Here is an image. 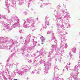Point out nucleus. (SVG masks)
<instances>
[{
	"label": "nucleus",
	"instance_id": "nucleus-1",
	"mask_svg": "<svg viewBox=\"0 0 80 80\" xmlns=\"http://www.w3.org/2000/svg\"><path fill=\"white\" fill-rule=\"evenodd\" d=\"M57 8L58 9L57 11H56L57 13V18H60V16L61 15H60L61 13H62L63 14V16H64V18H66L67 17V18H70V15H68L69 13L68 12H65V10H62L60 9V6L59 5L57 6Z\"/></svg>",
	"mask_w": 80,
	"mask_h": 80
},
{
	"label": "nucleus",
	"instance_id": "nucleus-2",
	"mask_svg": "<svg viewBox=\"0 0 80 80\" xmlns=\"http://www.w3.org/2000/svg\"><path fill=\"white\" fill-rule=\"evenodd\" d=\"M27 20L24 23V27L25 28H32V29L33 30L34 28H35L34 25L35 23V21L33 19H31V20H29L28 19H27Z\"/></svg>",
	"mask_w": 80,
	"mask_h": 80
},
{
	"label": "nucleus",
	"instance_id": "nucleus-3",
	"mask_svg": "<svg viewBox=\"0 0 80 80\" xmlns=\"http://www.w3.org/2000/svg\"><path fill=\"white\" fill-rule=\"evenodd\" d=\"M7 21L8 23H9L10 24L12 22H15L16 21V22H15L13 25H12L11 28H16L17 27H18L19 25H20V21L18 18L16 16L12 17L11 18V20L8 19H7Z\"/></svg>",
	"mask_w": 80,
	"mask_h": 80
},
{
	"label": "nucleus",
	"instance_id": "nucleus-4",
	"mask_svg": "<svg viewBox=\"0 0 80 80\" xmlns=\"http://www.w3.org/2000/svg\"><path fill=\"white\" fill-rule=\"evenodd\" d=\"M51 61H52L51 59H49L47 62L44 64V66H45V68L44 69L45 74H47L48 73V70L50 68L49 67L51 66V63L50 62Z\"/></svg>",
	"mask_w": 80,
	"mask_h": 80
},
{
	"label": "nucleus",
	"instance_id": "nucleus-5",
	"mask_svg": "<svg viewBox=\"0 0 80 80\" xmlns=\"http://www.w3.org/2000/svg\"><path fill=\"white\" fill-rule=\"evenodd\" d=\"M60 37L62 40L61 42L60 43V46H64L65 44V42L67 41V39H66V36H65V34L60 35Z\"/></svg>",
	"mask_w": 80,
	"mask_h": 80
},
{
	"label": "nucleus",
	"instance_id": "nucleus-6",
	"mask_svg": "<svg viewBox=\"0 0 80 80\" xmlns=\"http://www.w3.org/2000/svg\"><path fill=\"white\" fill-rule=\"evenodd\" d=\"M0 23L2 24V25H4L5 27V28L2 29V30H3L5 31V32H9L10 31V28L9 25V24H5L4 22H3L2 21H0Z\"/></svg>",
	"mask_w": 80,
	"mask_h": 80
},
{
	"label": "nucleus",
	"instance_id": "nucleus-7",
	"mask_svg": "<svg viewBox=\"0 0 80 80\" xmlns=\"http://www.w3.org/2000/svg\"><path fill=\"white\" fill-rule=\"evenodd\" d=\"M35 38V37L34 36H33L32 39H31L32 41L31 42V46L32 48L35 47V46L37 45L36 43H37V42L34 41Z\"/></svg>",
	"mask_w": 80,
	"mask_h": 80
},
{
	"label": "nucleus",
	"instance_id": "nucleus-8",
	"mask_svg": "<svg viewBox=\"0 0 80 80\" xmlns=\"http://www.w3.org/2000/svg\"><path fill=\"white\" fill-rule=\"evenodd\" d=\"M52 42H54L55 43L54 44H53V45H52V48H56L57 49V46H56V45H57V39L55 38V37L54 36V35H52Z\"/></svg>",
	"mask_w": 80,
	"mask_h": 80
},
{
	"label": "nucleus",
	"instance_id": "nucleus-9",
	"mask_svg": "<svg viewBox=\"0 0 80 80\" xmlns=\"http://www.w3.org/2000/svg\"><path fill=\"white\" fill-rule=\"evenodd\" d=\"M58 19H56V22H57V23H57V27L58 28V29H59V28H63V24H62V25H61L60 24H59V23H60V18H57Z\"/></svg>",
	"mask_w": 80,
	"mask_h": 80
},
{
	"label": "nucleus",
	"instance_id": "nucleus-10",
	"mask_svg": "<svg viewBox=\"0 0 80 80\" xmlns=\"http://www.w3.org/2000/svg\"><path fill=\"white\" fill-rule=\"evenodd\" d=\"M5 3L6 4L4 7V8L6 10H9L10 4L8 3V0H6Z\"/></svg>",
	"mask_w": 80,
	"mask_h": 80
},
{
	"label": "nucleus",
	"instance_id": "nucleus-11",
	"mask_svg": "<svg viewBox=\"0 0 80 80\" xmlns=\"http://www.w3.org/2000/svg\"><path fill=\"white\" fill-rule=\"evenodd\" d=\"M48 57H50L51 59H53V58H55V62L57 61V57H57V55L56 54H55V55L53 54H51L50 55H48Z\"/></svg>",
	"mask_w": 80,
	"mask_h": 80
},
{
	"label": "nucleus",
	"instance_id": "nucleus-12",
	"mask_svg": "<svg viewBox=\"0 0 80 80\" xmlns=\"http://www.w3.org/2000/svg\"><path fill=\"white\" fill-rule=\"evenodd\" d=\"M31 36H32V35L30 34L28 36L27 39L25 40L26 43L27 44L29 43V42H30V38L31 37Z\"/></svg>",
	"mask_w": 80,
	"mask_h": 80
},
{
	"label": "nucleus",
	"instance_id": "nucleus-13",
	"mask_svg": "<svg viewBox=\"0 0 80 80\" xmlns=\"http://www.w3.org/2000/svg\"><path fill=\"white\" fill-rule=\"evenodd\" d=\"M12 3V6L13 7H15V5L16 4V2L17 0H10Z\"/></svg>",
	"mask_w": 80,
	"mask_h": 80
},
{
	"label": "nucleus",
	"instance_id": "nucleus-14",
	"mask_svg": "<svg viewBox=\"0 0 80 80\" xmlns=\"http://www.w3.org/2000/svg\"><path fill=\"white\" fill-rule=\"evenodd\" d=\"M53 80H61L60 78H58L57 75L55 74V72L54 74V78H53Z\"/></svg>",
	"mask_w": 80,
	"mask_h": 80
},
{
	"label": "nucleus",
	"instance_id": "nucleus-15",
	"mask_svg": "<svg viewBox=\"0 0 80 80\" xmlns=\"http://www.w3.org/2000/svg\"><path fill=\"white\" fill-rule=\"evenodd\" d=\"M45 26L43 27V28H44V29H45L47 28V26H48V25H49V24H48L49 23V21L48 20H46L45 21Z\"/></svg>",
	"mask_w": 80,
	"mask_h": 80
},
{
	"label": "nucleus",
	"instance_id": "nucleus-16",
	"mask_svg": "<svg viewBox=\"0 0 80 80\" xmlns=\"http://www.w3.org/2000/svg\"><path fill=\"white\" fill-rule=\"evenodd\" d=\"M42 42H45V38L42 36L40 37Z\"/></svg>",
	"mask_w": 80,
	"mask_h": 80
},
{
	"label": "nucleus",
	"instance_id": "nucleus-17",
	"mask_svg": "<svg viewBox=\"0 0 80 80\" xmlns=\"http://www.w3.org/2000/svg\"><path fill=\"white\" fill-rule=\"evenodd\" d=\"M2 18H4V19H6L7 18L5 15H1L0 14V19H2Z\"/></svg>",
	"mask_w": 80,
	"mask_h": 80
},
{
	"label": "nucleus",
	"instance_id": "nucleus-18",
	"mask_svg": "<svg viewBox=\"0 0 80 80\" xmlns=\"http://www.w3.org/2000/svg\"><path fill=\"white\" fill-rule=\"evenodd\" d=\"M60 33H62V30H61V29H58V30L57 32V34H60Z\"/></svg>",
	"mask_w": 80,
	"mask_h": 80
},
{
	"label": "nucleus",
	"instance_id": "nucleus-19",
	"mask_svg": "<svg viewBox=\"0 0 80 80\" xmlns=\"http://www.w3.org/2000/svg\"><path fill=\"white\" fill-rule=\"evenodd\" d=\"M6 38H7L6 37H0V39L1 40H5V39H6Z\"/></svg>",
	"mask_w": 80,
	"mask_h": 80
},
{
	"label": "nucleus",
	"instance_id": "nucleus-20",
	"mask_svg": "<svg viewBox=\"0 0 80 80\" xmlns=\"http://www.w3.org/2000/svg\"><path fill=\"white\" fill-rule=\"evenodd\" d=\"M22 3H23V0H20L19 2V5H22Z\"/></svg>",
	"mask_w": 80,
	"mask_h": 80
},
{
	"label": "nucleus",
	"instance_id": "nucleus-21",
	"mask_svg": "<svg viewBox=\"0 0 80 80\" xmlns=\"http://www.w3.org/2000/svg\"><path fill=\"white\" fill-rule=\"evenodd\" d=\"M72 51L73 53H75L76 52V48H74L72 49Z\"/></svg>",
	"mask_w": 80,
	"mask_h": 80
},
{
	"label": "nucleus",
	"instance_id": "nucleus-22",
	"mask_svg": "<svg viewBox=\"0 0 80 80\" xmlns=\"http://www.w3.org/2000/svg\"><path fill=\"white\" fill-rule=\"evenodd\" d=\"M9 42L11 43V45H13V43H14V42H15L14 41H13L12 40H11L10 41H9Z\"/></svg>",
	"mask_w": 80,
	"mask_h": 80
},
{
	"label": "nucleus",
	"instance_id": "nucleus-23",
	"mask_svg": "<svg viewBox=\"0 0 80 80\" xmlns=\"http://www.w3.org/2000/svg\"><path fill=\"white\" fill-rule=\"evenodd\" d=\"M74 68V71H77V72H78V69L77 67V66H75Z\"/></svg>",
	"mask_w": 80,
	"mask_h": 80
},
{
	"label": "nucleus",
	"instance_id": "nucleus-24",
	"mask_svg": "<svg viewBox=\"0 0 80 80\" xmlns=\"http://www.w3.org/2000/svg\"><path fill=\"white\" fill-rule=\"evenodd\" d=\"M37 54H38L39 55V52H37L36 54H32L31 56L32 57H35V56H36V55H37Z\"/></svg>",
	"mask_w": 80,
	"mask_h": 80
},
{
	"label": "nucleus",
	"instance_id": "nucleus-25",
	"mask_svg": "<svg viewBox=\"0 0 80 80\" xmlns=\"http://www.w3.org/2000/svg\"><path fill=\"white\" fill-rule=\"evenodd\" d=\"M46 53H47V52L46 51H45L43 53H41V54L39 53V55H44V54H46Z\"/></svg>",
	"mask_w": 80,
	"mask_h": 80
},
{
	"label": "nucleus",
	"instance_id": "nucleus-26",
	"mask_svg": "<svg viewBox=\"0 0 80 80\" xmlns=\"http://www.w3.org/2000/svg\"><path fill=\"white\" fill-rule=\"evenodd\" d=\"M71 76H72V77H75V76H76V75H75V74L74 73H71Z\"/></svg>",
	"mask_w": 80,
	"mask_h": 80
},
{
	"label": "nucleus",
	"instance_id": "nucleus-27",
	"mask_svg": "<svg viewBox=\"0 0 80 80\" xmlns=\"http://www.w3.org/2000/svg\"><path fill=\"white\" fill-rule=\"evenodd\" d=\"M48 4H50V3H44L42 4V5L43 6H46V5H48Z\"/></svg>",
	"mask_w": 80,
	"mask_h": 80
},
{
	"label": "nucleus",
	"instance_id": "nucleus-28",
	"mask_svg": "<svg viewBox=\"0 0 80 80\" xmlns=\"http://www.w3.org/2000/svg\"><path fill=\"white\" fill-rule=\"evenodd\" d=\"M18 74H19V75H22V73H23V71H19V72H18Z\"/></svg>",
	"mask_w": 80,
	"mask_h": 80
},
{
	"label": "nucleus",
	"instance_id": "nucleus-29",
	"mask_svg": "<svg viewBox=\"0 0 80 80\" xmlns=\"http://www.w3.org/2000/svg\"><path fill=\"white\" fill-rule=\"evenodd\" d=\"M34 61L33 63H35V62H37V64H38V60H36V58H35L34 59Z\"/></svg>",
	"mask_w": 80,
	"mask_h": 80
},
{
	"label": "nucleus",
	"instance_id": "nucleus-30",
	"mask_svg": "<svg viewBox=\"0 0 80 80\" xmlns=\"http://www.w3.org/2000/svg\"><path fill=\"white\" fill-rule=\"evenodd\" d=\"M27 71H28V69H24V70L22 71V72H23V73H25V72H27Z\"/></svg>",
	"mask_w": 80,
	"mask_h": 80
},
{
	"label": "nucleus",
	"instance_id": "nucleus-31",
	"mask_svg": "<svg viewBox=\"0 0 80 80\" xmlns=\"http://www.w3.org/2000/svg\"><path fill=\"white\" fill-rule=\"evenodd\" d=\"M59 51H60V50L59 49H58V50H57V52H58V53H57V54H56L57 55H58V56H59V55H60V53H59Z\"/></svg>",
	"mask_w": 80,
	"mask_h": 80
},
{
	"label": "nucleus",
	"instance_id": "nucleus-32",
	"mask_svg": "<svg viewBox=\"0 0 80 80\" xmlns=\"http://www.w3.org/2000/svg\"><path fill=\"white\" fill-rule=\"evenodd\" d=\"M40 64H41L42 63H44L45 62V61H44V60H40Z\"/></svg>",
	"mask_w": 80,
	"mask_h": 80
},
{
	"label": "nucleus",
	"instance_id": "nucleus-33",
	"mask_svg": "<svg viewBox=\"0 0 80 80\" xmlns=\"http://www.w3.org/2000/svg\"><path fill=\"white\" fill-rule=\"evenodd\" d=\"M28 4L30 5V2H32V0H28Z\"/></svg>",
	"mask_w": 80,
	"mask_h": 80
},
{
	"label": "nucleus",
	"instance_id": "nucleus-34",
	"mask_svg": "<svg viewBox=\"0 0 80 80\" xmlns=\"http://www.w3.org/2000/svg\"><path fill=\"white\" fill-rule=\"evenodd\" d=\"M68 46H67V43H66L64 46V47H65V48H67Z\"/></svg>",
	"mask_w": 80,
	"mask_h": 80
},
{
	"label": "nucleus",
	"instance_id": "nucleus-35",
	"mask_svg": "<svg viewBox=\"0 0 80 80\" xmlns=\"http://www.w3.org/2000/svg\"><path fill=\"white\" fill-rule=\"evenodd\" d=\"M76 76H75L73 77L74 79L75 80H77V77Z\"/></svg>",
	"mask_w": 80,
	"mask_h": 80
},
{
	"label": "nucleus",
	"instance_id": "nucleus-36",
	"mask_svg": "<svg viewBox=\"0 0 80 80\" xmlns=\"http://www.w3.org/2000/svg\"><path fill=\"white\" fill-rule=\"evenodd\" d=\"M55 70H58V67L57 66H55Z\"/></svg>",
	"mask_w": 80,
	"mask_h": 80
},
{
	"label": "nucleus",
	"instance_id": "nucleus-37",
	"mask_svg": "<svg viewBox=\"0 0 80 80\" xmlns=\"http://www.w3.org/2000/svg\"><path fill=\"white\" fill-rule=\"evenodd\" d=\"M6 48H8V49H10V48H11V47H10V46H6Z\"/></svg>",
	"mask_w": 80,
	"mask_h": 80
},
{
	"label": "nucleus",
	"instance_id": "nucleus-38",
	"mask_svg": "<svg viewBox=\"0 0 80 80\" xmlns=\"http://www.w3.org/2000/svg\"><path fill=\"white\" fill-rule=\"evenodd\" d=\"M64 47V46H61V49L62 50L63 49Z\"/></svg>",
	"mask_w": 80,
	"mask_h": 80
},
{
	"label": "nucleus",
	"instance_id": "nucleus-39",
	"mask_svg": "<svg viewBox=\"0 0 80 80\" xmlns=\"http://www.w3.org/2000/svg\"><path fill=\"white\" fill-rule=\"evenodd\" d=\"M19 32L20 33V34H22V33H23V32H22V30H20L19 31Z\"/></svg>",
	"mask_w": 80,
	"mask_h": 80
},
{
	"label": "nucleus",
	"instance_id": "nucleus-40",
	"mask_svg": "<svg viewBox=\"0 0 80 80\" xmlns=\"http://www.w3.org/2000/svg\"><path fill=\"white\" fill-rule=\"evenodd\" d=\"M67 80H72V78L70 77L67 79Z\"/></svg>",
	"mask_w": 80,
	"mask_h": 80
},
{
	"label": "nucleus",
	"instance_id": "nucleus-41",
	"mask_svg": "<svg viewBox=\"0 0 80 80\" xmlns=\"http://www.w3.org/2000/svg\"><path fill=\"white\" fill-rule=\"evenodd\" d=\"M61 59H62V58H61V57H59L58 60H60V61H61Z\"/></svg>",
	"mask_w": 80,
	"mask_h": 80
},
{
	"label": "nucleus",
	"instance_id": "nucleus-42",
	"mask_svg": "<svg viewBox=\"0 0 80 80\" xmlns=\"http://www.w3.org/2000/svg\"><path fill=\"white\" fill-rule=\"evenodd\" d=\"M3 44H2L1 45H0V48H2V47H3Z\"/></svg>",
	"mask_w": 80,
	"mask_h": 80
},
{
	"label": "nucleus",
	"instance_id": "nucleus-43",
	"mask_svg": "<svg viewBox=\"0 0 80 80\" xmlns=\"http://www.w3.org/2000/svg\"><path fill=\"white\" fill-rule=\"evenodd\" d=\"M36 73H38V74H39V73H40V72L39 71H37Z\"/></svg>",
	"mask_w": 80,
	"mask_h": 80
},
{
	"label": "nucleus",
	"instance_id": "nucleus-44",
	"mask_svg": "<svg viewBox=\"0 0 80 80\" xmlns=\"http://www.w3.org/2000/svg\"><path fill=\"white\" fill-rule=\"evenodd\" d=\"M3 73H3V72H2V71H0V75L1 74H3Z\"/></svg>",
	"mask_w": 80,
	"mask_h": 80
},
{
	"label": "nucleus",
	"instance_id": "nucleus-45",
	"mask_svg": "<svg viewBox=\"0 0 80 80\" xmlns=\"http://www.w3.org/2000/svg\"><path fill=\"white\" fill-rule=\"evenodd\" d=\"M31 74H33L35 73V72H34V71H33L32 72H31Z\"/></svg>",
	"mask_w": 80,
	"mask_h": 80
},
{
	"label": "nucleus",
	"instance_id": "nucleus-46",
	"mask_svg": "<svg viewBox=\"0 0 80 80\" xmlns=\"http://www.w3.org/2000/svg\"><path fill=\"white\" fill-rule=\"evenodd\" d=\"M22 52H24L25 51V48H22Z\"/></svg>",
	"mask_w": 80,
	"mask_h": 80
},
{
	"label": "nucleus",
	"instance_id": "nucleus-47",
	"mask_svg": "<svg viewBox=\"0 0 80 80\" xmlns=\"http://www.w3.org/2000/svg\"><path fill=\"white\" fill-rule=\"evenodd\" d=\"M23 13L24 14H25V15H27V12H23Z\"/></svg>",
	"mask_w": 80,
	"mask_h": 80
},
{
	"label": "nucleus",
	"instance_id": "nucleus-48",
	"mask_svg": "<svg viewBox=\"0 0 80 80\" xmlns=\"http://www.w3.org/2000/svg\"><path fill=\"white\" fill-rule=\"evenodd\" d=\"M51 32H51V31H48V34H49L51 33Z\"/></svg>",
	"mask_w": 80,
	"mask_h": 80
},
{
	"label": "nucleus",
	"instance_id": "nucleus-49",
	"mask_svg": "<svg viewBox=\"0 0 80 80\" xmlns=\"http://www.w3.org/2000/svg\"><path fill=\"white\" fill-rule=\"evenodd\" d=\"M9 79L10 80H12V78L11 77H10L9 78Z\"/></svg>",
	"mask_w": 80,
	"mask_h": 80
},
{
	"label": "nucleus",
	"instance_id": "nucleus-50",
	"mask_svg": "<svg viewBox=\"0 0 80 80\" xmlns=\"http://www.w3.org/2000/svg\"><path fill=\"white\" fill-rule=\"evenodd\" d=\"M20 39L22 40H23V37H21Z\"/></svg>",
	"mask_w": 80,
	"mask_h": 80
},
{
	"label": "nucleus",
	"instance_id": "nucleus-51",
	"mask_svg": "<svg viewBox=\"0 0 80 80\" xmlns=\"http://www.w3.org/2000/svg\"><path fill=\"white\" fill-rule=\"evenodd\" d=\"M48 18V16H46V19H47V18Z\"/></svg>",
	"mask_w": 80,
	"mask_h": 80
},
{
	"label": "nucleus",
	"instance_id": "nucleus-52",
	"mask_svg": "<svg viewBox=\"0 0 80 80\" xmlns=\"http://www.w3.org/2000/svg\"><path fill=\"white\" fill-rule=\"evenodd\" d=\"M28 62H29V63H31V62H32V60H29V61H28Z\"/></svg>",
	"mask_w": 80,
	"mask_h": 80
},
{
	"label": "nucleus",
	"instance_id": "nucleus-53",
	"mask_svg": "<svg viewBox=\"0 0 80 80\" xmlns=\"http://www.w3.org/2000/svg\"><path fill=\"white\" fill-rule=\"evenodd\" d=\"M6 75H8V74H9V73H8V72H6Z\"/></svg>",
	"mask_w": 80,
	"mask_h": 80
},
{
	"label": "nucleus",
	"instance_id": "nucleus-54",
	"mask_svg": "<svg viewBox=\"0 0 80 80\" xmlns=\"http://www.w3.org/2000/svg\"><path fill=\"white\" fill-rule=\"evenodd\" d=\"M5 42H6V43H7L8 42H9V41H8V40H6L5 41Z\"/></svg>",
	"mask_w": 80,
	"mask_h": 80
},
{
	"label": "nucleus",
	"instance_id": "nucleus-55",
	"mask_svg": "<svg viewBox=\"0 0 80 80\" xmlns=\"http://www.w3.org/2000/svg\"><path fill=\"white\" fill-rule=\"evenodd\" d=\"M38 71L40 72V71H41V69H38Z\"/></svg>",
	"mask_w": 80,
	"mask_h": 80
},
{
	"label": "nucleus",
	"instance_id": "nucleus-56",
	"mask_svg": "<svg viewBox=\"0 0 80 80\" xmlns=\"http://www.w3.org/2000/svg\"><path fill=\"white\" fill-rule=\"evenodd\" d=\"M69 54L70 56H71V55H72V54H71V52H70Z\"/></svg>",
	"mask_w": 80,
	"mask_h": 80
},
{
	"label": "nucleus",
	"instance_id": "nucleus-57",
	"mask_svg": "<svg viewBox=\"0 0 80 80\" xmlns=\"http://www.w3.org/2000/svg\"><path fill=\"white\" fill-rule=\"evenodd\" d=\"M66 1H68V2H70V0H66Z\"/></svg>",
	"mask_w": 80,
	"mask_h": 80
},
{
	"label": "nucleus",
	"instance_id": "nucleus-58",
	"mask_svg": "<svg viewBox=\"0 0 80 80\" xmlns=\"http://www.w3.org/2000/svg\"><path fill=\"white\" fill-rule=\"evenodd\" d=\"M53 52V50H52V51H51V52L52 53Z\"/></svg>",
	"mask_w": 80,
	"mask_h": 80
},
{
	"label": "nucleus",
	"instance_id": "nucleus-59",
	"mask_svg": "<svg viewBox=\"0 0 80 80\" xmlns=\"http://www.w3.org/2000/svg\"><path fill=\"white\" fill-rule=\"evenodd\" d=\"M28 69H30V68H31V67H28Z\"/></svg>",
	"mask_w": 80,
	"mask_h": 80
},
{
	"label": "nucleus",
	"instance_id": "nucleus-60",
	"mask_svg": "<svg viewBox=\"0 0 80 80\" xmlns=\"http://www.w3.org/2000/svg\"><path fill=\"white\" fill-rule=\"evenodd\" d=\"M11 65H12L10 64L9 65V66H8V67H9V68H10V66H11Z\"/></svg>",
	"mask_w": 80,
	"mask_h": 80
},
{
	"label": "nucleus",
	"instance_id": "nucleus-61",
	"mask_svg": "<svg viewBox=\"0 0 80 80\" xmlns=\"http://www.w3.org/2000/svg\"><path fill=\"white\" fill-rule=\"evenodd\" d=\"M8 13H10V10H8Z\"/></svg>",
	"mask_w": 80,
	"mask_h": 80
},
{
	"label": "nucleus",
	"instance_id": "nucleus-62",
	"mask_svg": "<svg viewBox=\"0 0 80 80\" xmlns=\"http://www.w3.org/2000/svg\"><path fill=\"white\" fill-rule=\"evenodd\" d=\"M22 55H24V54H25V53H22Z\"/></svg>",
	"mask_w": 80,
	"mask_h": 80
},
{
	"label": "nucleus",
	"instance_id": "nucleus-63",
	"mask_svg": "<svg viewBox=\"0 0 80 80\" xmlns=\"http://www.w3.org/2000/svg\"><path fill=\"white\" fill-rule=\"evenodd\" d=\"M61 80H63V78H62L61 79Z\"/></svg>",
	"mask_w": 80,
	"mask_h": 80
},
{
	"label": "nucleus",
	"instance_id": "nucleus-64",
	"mask_svg": "<svg viewBox=\"0 0 80 80\" xmlns=\"http://www.w3.org/2000/svg\"><path fill=\"white\" fill-rule=\"evenodd\" d=\"M13 72L14 73H15V71H14Z\"/></svg>",
	"mask_w": 80,
	"mask_h": 80
}]
</instances>
